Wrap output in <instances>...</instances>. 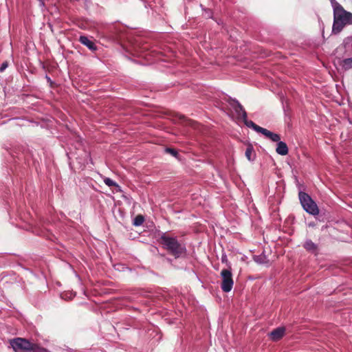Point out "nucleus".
Listing matches in <instances>:
<instances>
[{
	"label": "nucleus",
	"instance_id": "nucleus-1",
	"mask_svg": "<svg viewBox=\"0 0 352 352\" xmlns=\"http://www.w3.org/2000/svg\"><path fill=\"white\" fill-rule=\"evenodd\" d=\"M160 243L163 248L175 258L181 257L186 253L185 245L179 243L175 237L164 234L160 237Z\"/></svg>",
	"mask_w": 352,
	"mask_h": 352
},
{
	"label": "nucleus",
	"instance_id": "nucleus-2",
	"mask_svg": "<svg viewBox=\"0 0 352 352\" xmlns=\"http://www.w3.org/2000/svg\"><path fill=\"white\" fill-rule=\"evenodd\" d=\"M352 24V13L346 11L342 6H337L333 12V32L338 34L346 25Z\"/></svg>",
	"mask_w": 352,
	"mask_h": 352
},
{
	"label": "nucleus",
	"instance_id": "nucleus-3",
	"mask_svg": "<svg viewBox=\"0 0 352 352\" xmlns=\"http://www.w3.org/2000/svg\"><path fill=\"white\" fill-rule=\"evenodd\" d=\"M10 345L15 352H28L32 351L34 343L25 338H16L10 340Z\"/></svg>",
	"mask_w": 352,
	"mask_h": 352
},
{
	"label": "nucleus",
	"instance_id": "nucleus-4",
	"mask_svg": "<svg viewBox=\"0 0 352 352\" xmlns=\"http://www.w3.org/2000/svg\"><path fill=\"white\" fill-rule=\"evenodd\" d=\"M221 276L222 278L221 289L224 292H229L232 290L233 287L232 274L230 270L223 269L221 272Z\"/></svg>",
	"mask_w": 352,
	"mask_h": 352
},
{
	"label": "nucleus",
	"instance_id": "nucleus-5",
	"mask_svg": "<svg viewBox=\"0 0 352 352\" xmlns=\"http://www.w3.org/2000/svg\"><path fill=\"white\" fill-rule=\"evenodd\" d=\"M229 104L234 109L239 118L242 119L247 118V113L243 106L236 99L229 98L228 100Z\"/></svg>",
	"mask_w": 352,
	"mask_h": 352
},
{
	"label": "nucleus",
	"instance_id": "nucleus-6",
	"mask_svg": "<svg viewBox=\"0 0 352 352\" xmlns=\"http://www.w3.org/2000/svg\"><path fill=\"white\" fill-rule=\"evenodd\" d=\"M309 214L313 215L316 220L321 221L320 210L316 203L309 197Z\"/></svg>",
	"mask_w": 352,
	"mask_h": 352
},
{
	"label": "nucleus",
	"instance_id": "nucleus-7",
	"mask_svg": "<svg viewBox=\"0 0 352 352\" xmlns=\"http://www.w3.org/2000/svg\"><path fill=\"white\" fill-rule=\"evenodd\" d=\"M285 333V328L283 327H278L273 331H272L270 333V337L273 341H278L280 340Z\"/></svg>",
	"mask_w": 352,
	"mask_h": 352
},
{
	"label": "nucleus",
	"instance_id": "nucleus-8",
	"mask_svg": "<svg viewBox=\"0 0 352 352\" xmlns=\"http://www.w3.org/2000/svg\"><path fill=\"white\" fill-rule=\"evenodd\" d=\"M79 42L82 45L87 46L90 50L96 51L97 50V47L94 42L90 40L86 36H80L78 39Z\"/></svg>",
	"mask_w": 352,
	"mask_h": 352
},
{
	"label": "nucleus",
	"instance_id": "nucleus-9",
	"mask_svg": "<svg viewBox=\"0 0 352 352\" xmlns=\"http://www.w3.org/2000/svg\"><path fill=\"white\" fill-rule=\"evenodd\" d=\"M261 133L264 135L266 138H269L273 142H278L280 140V137L278 134L271 132L270 131L263 129Z\"/></svg>",
	"mask_w": 352,
	"mask_h": 352
},
{
	"label": "nucleus",
	"instance_id": "nucleus-10",
	"mask_svg": "<svg viewBox=\"0 0 352 352\" xmlns=\"http://www.w3.org/2000/svg\"><path fill=\"white\" fill-rule=\"evenodd\" d=\"M277 153L281 155H285L288 153V148L287 144L281 141L278 142L277 147L276 149Z\"/></svg>",
	"mask_w": 352,
	"mask_h": 352
},
{
	"label": "nucleus",
	"instance_id": "nucleus-11",
	"mask_svg": "<svg viewBox=\"0 0 352 352\" xmlns=\"http://www.w3.org/2000/svg\"><path fill=\"white\" fill-rule=\"evenodd\" d=\"M299 199L303 209L308 212V195L305 192H300Z\"/></svg>",
	"mask_w": 352,
	"mask_h": 352
},
{
	"label": "nucleus",
	"instance_id": "nucleus-12",
	"mask_svg": "<svg viewBox=\"0 0 352 352\" xmlns=\"http://www.w3.org/2000/svg\"><path fill=\"white\" fill-rule=\"evenodd\" d=\"M243 120L247 126L252 128L255 131L258 133H261L263 129V127L256 124L253 121L248 120L247 118L243 119Z\"/></svg>",
	"mask_w": 352,
	"mask_h": 352
},
{
	"label": "nucleus",
	"instance_id": "nucleus-13",
	"mask_svg": "<svg viewBox=\"0 0 352 352\" xmlns=\"http://www.w3.org/2000/svg\"><path fill=\"white\" fill-rule=\"evenodd\" d=\"M176 116L179 118V120L184 122L187 125L193 126L195 122L190 119L187 118L185 116L176 113Z\"/></svg>",
	"mask_w": 352,
	"mask_h": 352
},
{
	"label": "nucleus",
	"instance_id": "nucleus-14",
	"mask_svg": "<svg viewBox=\"0 0 352 352\" xmlns=\"http://www.w3.org/2000/svg\"><path fill=\"white\" fill-rule=\"evenodd\" d=\"M254 153V148L252 145L249 144L245 151V157L249 161L253 160L252 156Z\"/></svg>",
	"mask_w": 352,
	"mask_h": 352
},
{
	"label": "nucleus",
	"instance_id": "nucleus-15",
	"mask_svg": "<svg viewBox=\"0 0 352 352\" xmlns=\"http://www.w3.org/2000/svg\"><path fill=\"white\" fill-rule=\"evenodd\" d=\"M144 216L142 214H138L134 218L133 224L135 226H140L144 223Z\"/></svg>",
	"mask_w": 352,
	"mask_h": 352
},
{
	"label": "nucleus",
	"instance_id": "nucleus-16",
	"mask_svg": "<svg viewBox=\"0 0 352 352\" xmlns=\"http://www.w3.org/2000/svg\"><path fill=\"white\" fill-rule=\"evenodd\" d=\"M342 66L344 69L352 68V58L344 59L342 62Z\"/></svg>",
	"mask_w": 352,
	"mask_h": 352
},
{
	"label": "nucleus",
	"instance_id": "nucleus-17",
	"mask_svg": "<svg viewBox=\"0 0 352 352\" xmlns=\"http://www.w3.org/2000/svg\"><path fill=\"white\" fill-rule=\"evenodd\" d=\"M104 184L109 186V187H112V186H115V187H119V186L117 184L116 182H115L114 181H113L110 178H105L104 179Z\"/></svg>",
	"mask_w": 352,
	"mask_h": 352
},
{
	"label": "nucleus",
	"instance_id": "nucleus-18",
	"mask_svg": "<svg viewBox=\"0 0 352 352\" xmlns=\"http://www.w3.org/2000/svg\"><path fill=\"white\" fill-rule=\"evenodd\" d=\"M33 352H50L47 349L34 344L32 351Z\"/></svg>",
	"mask_w": 352,
	"mask_h": 352
},
{
	"label": "nucleus",
	"instance_id": "nucleus-19",
	"mask_svg": "<svg viewBox=\"0 0 352 352\" xmlns=\"http://www.w3.org/2000/svg\"><path fill=\"white\" fill-rule=\"evenodd\" d=\"M165 152H166V153H168V154H170V155H173V156L175 157H177L178 152H177L175 149H174V148H166L165 149Z\"/></svg>",
	"mask_w": 352,
	"mask_h": 352
},
{
	"label": "nucleus",
	"instance_id": "nucleus-20",
	"mask_svg": "<svg viewBox=\"0 0 352 352\" xmlns=\"http://www.w3.org/2000/svg\"><path fill=\"white\" fill-rule=\"evenodd\" d=\"M8 64L7 62H3L0 67V72H3L8 67Z\"/></svg>",
	"mask_w": 352,
	"mask_h": 352
},
{
	"label": "nucleus",
	"instance_id": "nucleus-21",
	"mask_svg": "<svg viewBox=\"0 0 352 352\" xmlns=\"http://www.w3.org/2000/svg\"><path fill=\"white\" fill-rule=\"evenodd\" d=\"M331 3L332 4V6L333 8V12H335V8L337 7V6H341L340 3H338L336 0H331Z\"/></svg>",
	"mask_w": 352,
	"mask_h": 352
},
{
	"label": "nucleus",
	"instance_id": "nucleus-22",
	"mask_svg": "<svg viewBox=\"0 0 352 352\" xmlns=\"http://www.w3.org/2000/svg\"><path fill=\"white\" fill-rule=\"evenodd\" d=\"M315 225H316L315 222L309 221V226H314Z\"/></svg>",
	"mask_w": 352,
	"mask_h": 352
},
{
	"label": "nucleus",
	"instance_id": "nucleus-23",
	"mask_svg": "<svg viewBox=\"0 0 352 352\" xmlns=\"http://www.w3.org/2000/svg\"><path fill=\"white\" fill-rule=\"evenodd\" d=\"M309 250H310V249H311V248L314 246V243H311V242L309 241Z\"/></svg>",
	"mask_w": 352,
	"mask_h": 352
},
{
	"label": "nucleus",
	"instance_id": "nucleus-24",
	"mask_svg": "<svg viewBox=\"0 0 352 352\" xmlns=\"http://www.w3.org/2000/svg\"><path fill=\"white\" fill-rule=\"evenodd\" d=\"M307 245H308V243H305V244H304V247H305V248H307Z\"/></svg>",
	"mask_w": 352,
	"mask_h": 352
}]
</instances>
